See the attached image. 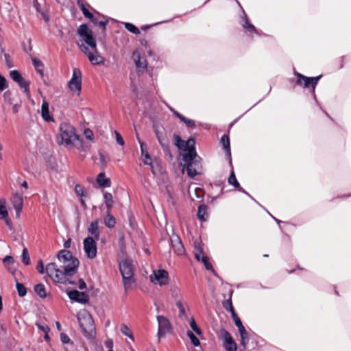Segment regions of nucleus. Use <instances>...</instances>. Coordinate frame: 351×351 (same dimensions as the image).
I'll return each instance as SVG.
<instances>
[{
    "mask_svg": "<svg viewBox=\"0 0 351 351\" xmlns=\"http://www.w3.org/2000/svg\"><path fill=\"white\" fill-rule=\"evenodd\" d=\"M202 262L204 263L205 268L207 270H211L214 271L212 265L209 263L208 257L205 256H202Z\"/></svg>",
    "mask_w": 351,
    "mask_h": 351,
    "instance_id": "5fc2aeb1",
    "label": "nucleus"
},
{
    "mask_svg": "<svg viewBox=\"0 0 351 351\" xmlns=\"http://www.w3.org/2000/svg\"><path fill=\"white\" fill-rule=\"evenodd\" d=\"M239 332L241 336V344L244 348H246L250 339L248 332L245 328L239 330Z\"/></svg>",
    "mask_w": 351,
    "mask_h": 351,
    "instance_id": "bb28decb",
    "label": "nucleus"
},
{
    "mask_svg": "<svg viewBox=\"0 0 351 351\" xmlns=\"http://www.w3.org/2000/svg\"><path fill=\"white\" fill-rule=\"evenodd\" d=\"M243 16L241 18L242 19L241 25L243 27V29H245L247 31V32L250 36H252L253 34H259V33L257 31V29H256V27L252 23H250V22L249 21L247 14H245L244 10H243Z\"/></svg>",
    "mask_w": 351,
    "mask_h": 351,
    "instance_id": "a211bd4d",
    "label": "nucleus"
},
{
    "mask_svg": "<svg viewBox=\"0 0 351 351\" xmlns=\"http://www.w3.org/2000/svg\"><path fill=\"white\" fill-rule=\"evenodd\" d=\"M36 326L38 327L39 330L43 331L44 333H49V332L50 331L49 327L45 324L36 322Z\"/></svg>",
    "mask_w": 351,
    "mask_h": 351,
    "instance_id": "603ef678",
    "label": "nucleus"
},
{
    "mask_svg": "<svg viewBox=\"0 0 351 351\" xmlns=\"http://www.w3.org/2000/svg\"><path fill=\"white\" fill-rule=\"evenodd\" d=\"M68 87L71 92L76 93L77 95L80 94L82 89V72L80 69L75 68L73 69L72 77L68 82Z\"/></svg>",
    "mask_w": 351,
    "mask_h": 351,
    "instance_id": "423d86ee",
    "label": "nucleus"
},
{
    "mask_svg": "<svg viewBox=\"0 0 351 351\" xmlns=\"http://www.w3.org/2000/svg\"><path fill=\"white\" fill-rule=\"evenodd\" d=\"M177 117L182 121L188 128H195V124L193 120L189 119L184 116H183L180 113H177Z\"/></svg>",
    "mask_w": 351,
    "mask_h": 351,
    "instance_id": "2f4dec72",
    "label": "nucleus"
},
{
    "mask_svg": "<svg viewBox=\"0 0 351 351\" xmlns=\"http://www.w3.org/2000/svg\"><path fill=\"white\" fill-rule=\"evenodd\" d=\"M75 192L76 195L80 197L85 196V191L83 186L80 184H77L75 186Z\"/></svg>",
    "mask_w": 351,
    "mask_h": 351,
    "instance_id": "c03bdc74",
    "label": "nucleus"
},
{
    "mask_svg": "<svg viewBox=\"0 0 351 351\" xmlns=\"http://www.w3.org/2000/svg\"><path fill=\"white\" fill-rule=\"evenodd\" d=\"M77 318L84 335L88 338H93L95 335V326L90 314L84 310L77 315Z\"/></svg>",
    "mask_w": 351,
    "mask_h": 351,
    "instance_id": "f03ea898",
    "label": "nucleus"
},
{
    "mask_svg": "<svg viewBox=\"0 0 351 351\" xmlns=\"http://www.w3.org/2000/svg\"><path fill=\"white\" fill-rule=\"evenodd\" d=\"M8 86L6 79L0 74V91L4 90Z\"/></svg>",
    "mask_w": 351,
    "mask_h": 351,
    "instance_id": "4d7b16f0",
    "label": "nucleus"
},
{
    "mask_svg": "<svg viewBox=\"0 0 351 351\" xmlns=\"http://www.w3.org/2000/svg\"><path fill=\"white\" fill-rule=\"evenodd\" d=\"M120 330H121L122 334H123L124 335L128 337L132 340H134L133 334H132L131 330L129 328V327L127 325L122 324L121 326Z\"/></svg>",
    "mask_w": 351,
    "mask_h": 351,
    "instance_id": "c9c22d12",
    "label": "nucleus"
},
{
    "mask_svg": "<svg viewBox=\"0 0 351 351\" xmlns=\"http://www.w3.org/2000/svg\"><path fill=\"white\" fill-rule=\"evenodd\" d=\"M3 263L6 267L10 269V267L14 263V260L13 257L11 256H6L3 258Z\"/></svg>",
    "mask_w": 351,
    "mask_h": 351,
    "instance_id": "09e8293b",
    "label": "nucleus"
},
{
    "mask_svg": "<svg viewBox=\"0 0 351 351\" xmlns=\"http://www.w3.org/2000/svg\"><path fill=\"white\" fill-rule=\"evenodd\" d=\"M34 290L36 295L43 299L45 298L47 295L45 287L42 283L36 285L34 287Z\"/></svg>",
    "mask_w": 351,
    "mask_h": 351,
    "instance_id": "393cba45",
    "label": "nucleus"
},
{
    "mask_svg": "<svg viewBox=\"0 0 351 351\" xmlns=\"http://www.w3.org/2000/svg\"><path fill=\"white\" fill-rule=\"evenodd\" d=\"M16 287L19 297H24L27 294V289L23 284L16 281Z\"/></svg>",
    "mask_w": 351,
    "mask_h": 351,
    "instance_id": "e433bc0d",
    "label": "nucleus"
},
{
    "mask_svg": "<svg viewBox=\"0 0 351 351\" xmlns=\"http://www.w3.org/2000/svg\"><path fill=\"white\" fill-rule=\"evenodd\" d=\"M153 130L156 136V138L162 146L165 151H169V147L166 141V138L164 134V128L162 125H159L158 123L154 122L153 123Z\"/></svg>",
    "mask_w": 351,
    "mask_h": 351,
    "instance_id": "1a4fd4ad",
    "label": "nucleus"
},
{
    "mask_svg": "<svg viewBox=\"0 0 351 351\" xmlns=\"http://www.w3.org/2000/svg\"><path fill=\"white\" fill-rule=\"evenodd\" d=\"M221 143L226 154L230 156V144L229 137L227 134H223L221 138Z\"/></svg>",
    "mask_w": 351,
    "mask_h": 351,
    "instance_id": "a878e982",
    "label": "nucleus"
},
{
    "mask_svg": "<svg viewBox=\"0 0 351 351\" xmlns=\"http://www.w3.org/2000/svg\"><path fill=\"white\" fill-rule=\"evenodd\" d=\"M60 145H71L78 139L75 128L66 123H62L60 125Z\"/></svg>",
    "mask_w": 351,
    "mask_h": 351,
    "instance_id": "20e7f679",
    "label": "nucleus"
},
{
    "mask_svg": "<svg viewBox=\"0 0 351 351\" xmlns=\"http://www.w3.org/2000/svg\"><path fill=\"white\" fill-rule=\"evenodd\" d=\"M105 346L109 350H112L113 348V341L112 339H108L104 342Z\"/></svg>",
    "mask_w": 351,
    "mask_h": 351,
    "instance_id": "774afa93",
    "label": "nucleus"
},
{
    "mask_svg": "<svg viewBox=\"0 0 351 351\" xmlns=\"http://www.w3.org/2000/svg\"><path fill=\"white\" fill-rule=\"evenodd\" d=\"M12 203L16 211V218H19L23 206V199L22 196L19 194H15L12 198Z\"/></svg>",
    "mask_w": 351,
    "mask_h": 351,
    "instance_id": "6ab92c4d",
    "label": "nucleus"
},
{
    "mask_svg": "<svg viewBox=\"0 0 351 351\" xmlns=\"http://www.w3.org/2000/svg\"><path fill=\"white\" fill-rule=\"evenodd\" d=\"M156 318L158 324V336L161 337L170 332L171 325L169 320L163 315H158Z\"/></svg>",
    "mask_w": 351,
    "mask_h": 351,
    "instance_id": "9b49d317",
    "label": "nucleus"
},
{
    "mask_svg": "<svg viewBox=\"0 0 351 351\" xmlns=\"http://www.w3.org/2000/svg\"><path fill=\"white\" fill-rule=\"evenodd\" d=\"M84 250L88 258L93 259L97 256V245L95 239L91 237H88L84 239Z\"/></svg>",
    "mask_w": 351,
    "mask_h": 351,
    "instance_id": "0eeeda50",
    "label": "nucleus"
},
{
    "mask_svg": "<svg viewBox=\"0 0 351 351\" xmlns=\"http://www.w3.org/2000/svg\"><path fill=\"white\" fill-rule=\"evenodd\" d=\"M173 138L175 140V145L180 150L184 151L186 149V147L184 145L185 141H183L181 139V138L177 135L174 134Z\"/></svg>",
    "mask_w": 351,
    "mask_h": 351,
    "instance_id": "72a5a7b5",
    "label": "nucleus"
},
{
    "mask_svg": "<svg viewBox=\"0 0 351 351\" xmlns=\"http://www.w3.org/2000/svg\"><path fill=\"white\" fill-rule=\"evenodd\" d=\"M41 116L46 121H53V117L49 114V104L45 101H43L41 106Z\"/></svg>",
    "mask_w": 351,
    "mask_h": 351,
    "instance_id": "4be33fe9",
    "label": "nucleus"
},
{
    "mask_svg": "<svg viewBox=\"0 0 351 351\" xmlns=\"http://www.w3.org/2000/svg\"><path fill=\"white\" fill-rule=\"evenodd\" d=\"M99 221L96 219L92 221L88 228V232L91 234L93 239L98 240L99 238V231L98 228Z\"/></svg>",
    "mask_w": 351,
    "mask_h": 351,
    "instance_id": "aec40b11",
    "label": "nucleus"
},
{
    "mask_svg": "<svg viewBox=\"0 0 351 351\" xmlns=\"http://www.w3.org/2000/svg\"><path fill=\"white\" fill-rule=\"evenodd\" d=\"M104 198L105 200V204H113L112 195L110 193L105 192L104 193Z\"/></svg>",
    "mask_w": 351,
    "mask_h": 351,
    "instance_id": "13d9d810",
    "label": "nucleus"
},
{
    "mask_svg": "<svg viewBox=\"0 0 351 351\" xmlns=\"http://www.w3.org/2000/svg\"><path fill=\"white\" fill-rule=\"evenodd\" d=\"M170 242L174 252L177 255L181 256L184 254V245L182 243L180 237L178 234H173L170 237Z\"/></svg>",
    "mask_w": 351,
    "mask_h": 351,
    "instance_id": "ddd939ff",
    "label": "nucleus"
},
{
    "mask_svg": "<svg viewBox=\"0 0 351 351\" xmlns=\"http://www.w3.org/2000/svg\"><path fill=\"white\" fill-rule=\"evenodd\" d=\"M80 48L81 50L87 56L92 64L99 65L104 63L105 58L97 53H93L89 51L88 47L82 45L80 46Z\"/></svg>",
    "mask_w": 351,
    "mask_h": 351,
    "instance_id": "f8f14e48",
    "label": "nucleus"
},
{
    "mask_svg": "<svg viewBox=\"0 0 351 351\" xmlns=\"http://www.w3.org/2000/svg\"><path fill=\"white\" fill-rule=\"evenodd\" d=\"M104 223L108 228H112L116 225V219L110 213H107L104 219Z\"/></svg>",
    "mask_w": 351,
    "mask_h": 351,
    "instance_id": "c756f323",
    "label": "nucleus"
},
{
    "mask_svg": "<svg viewBox=\"0 0 351 351\" xmlns=\"http://www.w3.org/2000/svg\"><path fill=\"white\" fill-rule=\"evenodd\" d=\"M68 296L71 300L85 304L88 301V297L84 292H80L77 290H73L68 292Z\"/></svg>",
    "mask_w": 351,
    "mask_h": 351,
    "instance_id": "dca6fc26",
    "label": "nucleus"
},
{
    "mask_svg": "<svg viewBox=\"0 0 351 351\" xmlns=\"http://www.w3.org/2000/svg\"><path fill=\"white\" fill-rule=\"evenodd\" d=\"M184 162L187 165V167H186L187 173L190 178H193L199 173V171L201 169V165L197 160H195V159H194L191 161H184Z\"/></svg>",
    "mask_w": 351,
    "mask_h": 351,
    "instance_id": "f3484780",
    "label": "nucleus"
},
{
    "mask_svg": "<svg viewBox=\"0 0 351 351\" xmlns=\"http://www.w3.org/2000/svg\"><path fill=\"white\" fill-rule=\"evenodd\" d=\"M190 326L192 328V330L195 332L198 335H200L202 334L201 329L197 326L194 318H191L190 320Z\"/></svg>",
    "mask_w": 351,
    "mask_h": 351,
    "instance_id": "de8ad7c7",
    "label": "nucleus"
},
{
    "mask_svg": "<svg viewBox=\"0 0 351 351\" xmlns=\"http://www.w3.org/2000/svg\"><path fill=\"white\" fill-rule=\"evenodd\" d=\"M223 307L227 311L230 312L231 315L235 313L230 298L223 303Z\"/></svg>",
    "mask_w": 351,
    "mask_h": 351,
    "instance_id": "a18cd8bd",
    "label": "nucleus"
},
{
    "mask_svg": "<svg viewBox=\"0 0 351 351\" xmlns=\"http://www.w3.org/2000/svg\"><path fill=\"white\" fill-rule=\"evenodd\" d=\"M10 77L16 82H19L23 78L21 73L17 70H13L10 72Z\"/></svg>",
    "mask_w": 351,
    "mask_h": 351,
    "instance_id": "ea45409f",
    "label": "nucleus"
},
{
    "mask_svg": "<svg viewBox=\"0 0 351 351\" xmlns=\"http://www.w3.org/2000/svg\"><path fill=\"white\" fill-rule=\"evenodd\" d=\"M11 96H12V93L10 90H7L3 93V98H4L5 101L10 104H12Z\"/></svg>",
    "mask_w": 351,
    "mask_h": 351,
    "instance_id": "bf43d9fd",
    "label": "nucleus"
},
{
    "mask_svg": "<svg viewBox=\"0 0 351 351\" xmlns=\"http://www.w3.org/2000/svg\"><path fill=\"white\" fill-rule=\"evenodd\" d=\"M152 282L158 284L160 286L166 285L169 283V274L165 269L154 271V277L150 276Z\"/></svg>",
    "mask_w": 351,
    "mask_h": 351,
    "instance_id": "6e6552de",
    "label": "nucleus"
},
{
    "mask_svg": "<svg viewBox=\"0 0 351 351\" xmlns=\"http://www.w3.org/2000/svg\"><path fill=\"white\" fill-rule=\"evenodd\" d=\"M78 34L83 38L92 34V31L88 29L86 24L80 25L77 29Z\"/></svg>",
    "mask_w": 351,
    "mask_h": 351,
    "instance_id": "7c9ffc66",
    "label": "nucleus"
},
{
    "mask_svg": "<svg viewBox=\"0 0 351 351\" xmlns=\"http://www.w3.org/2000/svg\"><path fill=\"white\" fill-rule=\"evenodd\" d=\"M0 219H5L6 224L10 226L8 213L5 205V202L0 201Z\"/></svg>",
    "mask_w": 351,
    "mask_h": 351,
    "instance_id": "cd10ccee",
    "label": "nucleus"
},
{
    "mask_svg": "<svg viewBox=\"0 0 351 351\" xmlns=\"http://www.w3.org/2000/svg\"><path fill=\"white\" fill-rule=\"evenodd\" d=\"M57 258L63 271L60 270L55 263H50L47 265L45 269L47 275L55 283L64 284L68 282L69 284H74V282L69 280L68 277L76 272L80 263L78 259L66 250L59 251Z\"/></svg>",
    "mask_w": 351,
    "mask_h": 351,
    "instance_id": "f257e3e1",
    "label": "nucleus"
},
{
    "mask_svg": "<svg viewBox=\"0 0 351 351\" xmlns=\"http://www.w3.org/2000/svg\"><path fill=\"white\" fill-rule=\"evenodd\" d=\"M22 261L25 265L30 264V257L26 247H24L22 252Z\"/></svg>",
    "mask_w": 351,
    "mask_h": 351,
    "instance_id": "a19ab883",
    "label": "nucleus"
},
{
    "mask_svg": "<svg viewBox=\"0 0 351 351\" xmlns=\"http://www.w3.org/2000/svg\"><path fill=\"white\" fill-rule=\"evenodd\" d=\"M138 141L140 144L141 154L145 157L144 163L147 165H152V158L147 150L146 145L144 142L141 141V139L137 136Z\"/></svg>",
    "mask_w": 351,
    "mask_h": 351,
    "instance_id": "412c9836",
    "label": "nucleus"
},
{
    "mask_svg": "<svg viewBox=\"0 0 351 351\" xmlns=\"http://www.w3.org/2000/svg\"><path fill=\"white\" fill-rule=\"evenodd\" d=\"M114 133L115 135L116 142L117 143V144H119L121 146H124L125 141L122 138L121 135L117 130H114Z\"/></svg>",
    "mask_w": 351,
    "mask_h": 351,
    "instance_id": "6e6d98bb",
    "label": "nucleus"
},
{
    "mask_svg": "<svg viewBox=\"0 0 351 351\" xmlns=\"http://www.w3.org/2000/svg\"><path fill=\"white\" fill-rule=\"evenodd\" d=\"M97 182L101 187L103 188L110 187L111 185V181L110 178H106V174L104 172L99 173L97 176Z\"/></svg>",
    "mask_w": 351,
    "mask_h": 351,
    "instance_id": "5701e85b",
    "label": "nucleus"
},
{
    "mask_svg": "<svg viewBox=\"0 0 351 351\" xmlns=\"http://www.w3.org/2000/svg\"><path fill=\"white\" fill-rule=\"evenodd\" d=\"M176 304L179 310V316L180 317H186V313L185 308H184L182 302L180 300H178V301H176Z\"/></svg>",
    "mask_w": 351,
    "mask_h": 351,
    "instance_id": "79ce46f5",
    "label": "nucleus"
},
{
    "mask_svg": "<svg viewBox=\"0 0 351 351\" xmlns=\"http://www.w3.org/2000/svg\"><path fill=\"white\" fill-rule=\"evenodd\" d=\"M232 315V317L234 322V324L235 325L237 326V327L238 328V330H240L241 328H245L240 319V318L238 317V315H237L236 313H233L231 315Z\"/></svg>",
    "mask_w": 351,
    "mask_h": 351,
    "instance_id": "49530a36",
    "label": "nucleus"
},
{
    "mask_svg": "<svg viewBox=\"0 0 351 351\" xmlns=\"http://www.w3.org/2000/svg\"><path fill=\"white\" fill-rule=\"evenodd\" d=\"M36 269L38 270V271L40 273V274H44V271H45V268H44V265H43V263L41 260H40L38 263V265L36 266Z\"/></svg>",
    "mask_w": 351,
    "mask_h": 351,
    "instance_id": "680f3d73",
    "label": "nucleus"
},
{
    "mask_svg": "<svg viewBox=\"0 0 351 351\" xmlns=\"http://www.w3.org/2000/svg\"><path fill=\"white\" fill-rule=\"evenodd\" d=\"M295 75L297 77V84L299 86H302L306 88L311 87V93L313 95V97L315 99V88L322 76L319 75L311 77L304 76L299 73H295Z\"/></svg>",
    "mask_w": 351,
    "mask_h": 351,
    "instance_id": "39448f33",
    "label": "nucleus"
},
{
    "mask_svg": "<svg viewBox=\"0 0 351 351\" xmlns=\"http://www.w3.org/2000/svg\"><path fill=\"white\" fill-rule=\"evenodd\" d=\"M20 88H23L24 92L27 95H29V82L25 80L23 78H22L21 81L20 80L19 82H16Z\"/></svg>",
    "mask_w": 351,
    "mask_h": 351,
    "instance_id": "58836bf2",
    "label": "nucleus"
},
{
    "mask_svg": "<svg viewBox=\"0 0 351 351\" xmlns=\"http://www.w3.org/2000/svg\"><path fill=\"white\" fill-rule=\"evenodd\" d=\"M99 160L101 163V166L102 168H105L106 167L107 162L110 160L108 157H106L103 153L99 152Z\"/></svg>",
    "mask_w": 351,
    "mask_h": 351,
    "instance_id": "3c124183",
    "label": "nucleus"
},
{
    "mask_svg": "<svg viewBox=\"0 0 351 351\" xmlns=\"http://www.w3.org/2000/svg\"><path fill=\"white\" fill-rule=\"evenodd\" d=\"M78 288L81 290H84L86 288V285L82 278L78 280Z\"/></svg>",
    "mask_w": 351,
    "mask_h": 351,
    "instance_id": "338daca9",
    "label": "nucleus"
},
{
    "mask_svg": "<svg viewBox=\"0 0 351 351\" xmlns=\"http://www.w3.org/2000/svg\"><path fill=\"white\" fill-rule=\"evenodd\" d=\"M171 295L174 298H177L180 294V289L178 287H175L171 289Z\"/></svg>",
    "mask_w": 351,
    "mask_h": 351,
    "instance_id": "69168bd1",
    "label": "nucleus"
},
{
    "mask_svg": "<svg viewBox=\"0 0 351 351\" xmlns=\"http://www.w3.org/2000/svg\"><path fill=\"white\" fill-rule=\"evenodd\" d=\"M84 135H85L86 138L88 140H92L93 138V133L89 129L85 130Z\"/></svg>",
    "mask_w": 351,
    "mask_h": 351,
    "instance_id": "0e129e2a",
    "label": "nucleus"
},
{
    "mask_svg": "<svg viewBox=\"0 0 351 351\" xmlns=\"http://www.w3.org/2000/svg\"><path fill=\"white\" fill-rule=\"evenodd\" d=\"M95 20L96 23H94L95 25H98L99 26L103 28V30L104 31L106 29V26L108 24V21H97V20L95 18Z\"/></svg>",
    "mask_w": 351,
    "mask_h": 351,
    "instance_id": "e2e57ef3",
    "label": "nucleus"
},
{
    "mask_svg": "<svg viewBox=\"0 0 351 351\" xmlns=\"http://www.w3.org/2000/svg\"><path fill=\"white\" fill-rule=\"evenodd\" d=\"M208 207L207 206L202 204L199 206L197 210V217L201 221H206L204 216L206 215Z\"/></svg>",
    "mask_w": 351,
    "mask_h": 351,
    "instance_id": "473e14b6",
    "label": "nucleus"
},
{
    "mask_svg": "<svg viewBox=\"0 0 351 351\" xmlns=\"http://www.w3.org/2000/svg\"><path fill=\"white\" fill-rule=\"evenodd\" d=\"M124 26L127 30L130 32L131 33L134 34H139L140 30L138 27H136L134 25L130 23H125Z\"/></svg>",
    "mask_w": 351,
    "mask_h": 351,
    "instance_id": "4c0bfd02",
    "label": "nucleus"
},
{
    "mask_svg": "<svg viewBox=\"0 0 351 351\" xmlns=\"http://www.w3.org/2000/svg\"><path fill=\"white\" fill-rule=\"evenodd\" d=\"M84 40L86 42V43L88 46H90L91 48H93V49L96 48V46H97L96 40H95V38H94V36H93V33L89 34L88 36H86L85 38H84Z\"/></svg>",
    "mask_w": 351,
    "mask_h": 351,
    "instance_id": "f704fd0d",
    "label": "nucleus"
},
{
    "mask_svg": "<svg viewBox=\"0 0 351 351\" xmlns=\"http://www.w3.org/2000/svg\"><path fill=\"white\" fill-rule=\"evenodd\" d=\"M132 58L136 65L138 72H143L147 69V60L141 56L138 50H135L132 53Z\"/></svg>",
    "mask_w": 351,
    "mask_h": 351,
    "instance_id": "4468645a",
    "label": "nucleus"
},
{
    "mask_svg": "<svg viewBox=\"0 0 351 351\" xmlns=\"http://www.w3.org/2000/svg\"><path fill=\"white\" fill-rule=\"evenodd\" d=\"M203 255V250L202 247L199 245L195 247V258L197 261H202V256Z\"/></svg>",
    "mask_w": 351,
    "mask_h": 351,
    "instance_id": "8fccbe9b",
    "label": "nucleus"
},
{
    "mask_svg": "<svg viewBox=\"0 0 351 351\" xmlns=\"http://www.w3.org/2000/svg\"><path fill=\"white\" fill-rule=\"evenodd\" d=\"M60 340L62 342V343H68L70 341L69 337L65 334V333H61L60 334Z\"/></svg>",
    "mask_w": 351,
    "mask_h": 351,
    "instance_id": "052dcab7",
    "label": "nucleus"
},
{
    "mask_svg": "<svg viewBox=\"0 0 351 351\" xmlns=\"http://www.w3.org/2000/svg\"><path fill=\"white\" fill-rule=\"evenodd\" d=\"M228 183H229V184L234 186L239 191L243 192V193L247 194V195H249V194L242 187H241L239 183L238 182V181L236 178L235 174L233 171H232V172L230 175V177L228 178Z\"/></svg>",
    "mask_w": 351,
    "mask_h": 351,
    "instance_id": "b1692460",
    "label": "nucleus"
},
{
    "mask_svg": "<svg viewBox=\"0 0 351 351\" xmlns=\"http://www.w3.org/2000/svg\"><path fill=\"white\" fill-rule=\"evenodd\" d=\"M187 335L188 337H189V339H191L192 343L195 346H199L200 344V342H199V340L198 339V338L193 334V332L190 331V330H188L187 332Z\"/></svg>",
    "mask_w": 351,
    "mask_h": 351,
    "instance_id": "37998d69",
    "label": "nucleus"
},
{
    "mask_svg": "<svg viewBox=\"0 0 351 351\" xmlns=\"http://www.w3.org/2000/svg\"><path fill=\"white\" fill-rule=\"evenodd\" d=\"M32 63H33V65L34 66V67L36 68V69L40 73H43V71L42 69H40V67H43V64L42 63V62L36 58H33L32 59Z\"/></svg>",
    "mask_w": 351,
    "mask_h": 351,
    "instance_id": "864d4df0",
    "label": "nucleus"
},
{
    "mask_svg": "<svg viewBox=\"0 0 351 351\" xmlns=\"http://www.w3.org/2000/svg\"><path fill=\"white\" fill-rule=\"evenodd\" d=\"M221 335L224 339V347L228 351H237V346L231 335L225 329L221 330Z\"/></svg>",
    "mask_w": 351,
    "mask_h": 351,
    "instance_id": "2eb2a0df",
    "label": "nucleus"
},
{
    "mask_svg": "<svg viewBox=\"0 0 351 351\" xmlns=\"http://www.w3.org/2000/svg\"><path fill=\"white\" fill-rule=\"evenodd\" d=\"M195 142L193 138H189L187 141H185L184 145L186 149H184V152L186 153L183 157V160L184 161H191L195 158L197 153L195 148Z\"/></svg>",
    "mask_w": 351,
    "mask_h": 351,
    "instance_id": "9d476101",
    "label": "nucleus"
},
{
    "mask_svg": "<svg viewBox=\"0 0 351 351\" xmlns=\"http://www.w3.org/2000/svg\"><path fill=\"white\" fill-rule=\"evenodd\" d=\"M77 3H78L84 16L86 18L90 20L93 23H96L93 14L85 7V5L83 3H80L79 1Z\"/></svg>",
    "mask_w": 351,
    "mask_h": 351,
    "instance_id": "c85d7f7f",
    "label": "nucleus"
},
{
    "mask_svg": "<svg viewBox=\"0 0 351 351\" xmlns=\"http://www.w3.org/2000/svg\"><path fill=\"white\" fill-rule=\"evenodd\" d=\"M119 270L123 278L124 289L128 291L133 282L134 279V265L130 258H124L119 262Z\"/></svg>",
    "mask_w": 351,
    "mask_h": 351,
    "instance_id": "7ed1b4c3",
    "label": "nucleus"
}]
</instances>
